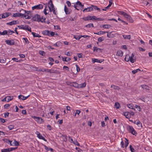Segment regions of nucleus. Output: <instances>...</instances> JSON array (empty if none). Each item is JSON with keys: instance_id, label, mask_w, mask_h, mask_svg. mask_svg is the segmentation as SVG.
I'll use <instances>...</instances> for the list:
<instances>
[{"instance_id": "nucleus-60", "label": "nucleus", "mask_w": 152, "mask_h": 152, "mask_svg": "<svg viewBox=\"0 0 152 152\" xmlns=\"http://www.w3.org/2000/svg\"><path fill=\"white\" fill-rule=\"evenodd\" d=\"M74 144L76 145H77V146H79L80 145V144H79L78 143V142H77V141H74V142H73V143Z\"/></svg>"}, {"instance_id": "nucleus-62", "label": "nucleus", "mask_w": 152, "mask_h": 152, "mask_svg": "<svg viewBox=\"0 0 152 152\" xmlns=\"http://www.w3.org/2000/svg\"><path fill=\"white\" fill-rule=\"evenodd\" d=\"M6 60L5 58L4 59H1L0 60V62L1 63H5Z\"/></svg>"}, {"instance_id": "nucleus-55", "label": "nucleus", "mask_w": 152, "mask_h": 152, "mask_svg": "<svg viewBox=\"0 0 152 152\" xmlns=\"http://www.w3.org/2000/svg\"><path fill=\"white\" fill-rule=\"evenodd\" d=\"M17 148V147L16 148H9V152H10L11 151H12L13 150H14L16 149Z\"/></svg>"}, {"instance_id": "nucleus-36", "label": "nucleus", "mask_w": 152, "mask_h": 152, "mask_svg": "<svg viewBox=\"0 0 152 152\" xmlns=\"http://www.w3.org/2000/svg\"><path fill=\"white\" fill-rule=\"evenodd\" d=\"M127 106L130 109H134L133 105L132 104H127Z\"/></svg>"}, {"instance_id": "nucleus-64", "label": "nucleus", "mask_w": 152, "mask_h": 152, "mask_svg": "<svg viewBox=\"0 0 152 152\" xmlns=\"http://www.w3.org/2000/svg\"><path fill=\"white\" fill-rule=\"evenodd\" d=\"M76 67L77 71V72H79L80 70V69L78 65L77 64L76 65Z\"/></svg>"}, {"instance_id": "nucleus-44", "label": "nucleus", "mask_w": 152, "mask_h": 152, "mask_svg": "<svg viewBox=\"0 0 152 152\" xmlns=\"http://www.w3.org/2000/svg\"><path fill=\"white\" fill-rule=\"evenodd\" d=\"M1 152H9V148L4 149L1 151Z\"/></svg>"}, {"instance_id": "nucleus-20", "label": "nucleus", "mask_w": 152, "mask_h": 152, "mask_svg": "<svg viewBox=\"0 0 152 152\" xmlns=\"http://www.w3.org/2000/svg\"><path fill=\"white\" fill-rule=\"evenodd\" d=\"M75 4L77 5H78L80 6L81 9H83V5L81 3L80 1H77Z\"/></svg>"}, {"instance_id": "nucleus-6", "label": "nucleus", "mask_w": 152, "mask_h": 152, "mask_svg": "<svg viewBox=\"0 0 152 152\" xmlns=\"http://www.w3.org/2000/svg\"><path fill=\"white\" fill-rule=\"evenodd\" d=\"M124 16L125 18H127L130 23H133V20L132 19V18L130 15L126 14V13L125 14Z\"/></svg>"}, {"instance_id": "nucleus-54", "label": "nucleus", "mask_w": 152, "mask_h": 152, "mask_svg": "<svg viewBox=\"0 0 152 152\" xmlns=\"http://www.w3.org/2000/svg\"><path fill=\"white\" fill-rule=\"evenodd\" d=\"M81 111L80 110H76V112L75 113V116L77 114H78V115H79Z\"/></svg>"}, {"instance_id": "nucleus-15", "label": "nucleus", "mask_w": 152, "mask_h": 152, "mask_svg": "<svg viewBox=\"0 0 152 152\" xmlns=\"http://www.w3.org/2000/svg\"><path fill=\"white\" fill-rule=\"evenodd\" d=\"M29 96H24L23 95H20L18 96V98L19 99H21L23 100H26L27 98Z\"/></svg>"}, {"instance_id": "nucleus-16", "label": "nucleus", "mask_w": 152, "mask_h": 152, "mask_svg": "<svg viewBox=\"0 0 152 152\" xmlns=\"http://www.w3.org/2000/svg\"><path fill=\"white\" fill-rule=\"evenodd\" d=\"M123 53L122 51L121 50L118 51L116 54V55L117 56L121 57L122 56H123Z\"/></svg>"}, {"instance_id": "nucleus-10", "label": "nucleus", "mask_w": 152, "mask_h": 152, "mask_svg": "<svg viewBox=\"0 0 152 152\" xmlns=\"http://www.w3.org/2000/svg\"><path fill=\"white\" fill-rule=\"evenodd\" d=\"M8 142L10 143L11 145L18 146L19 145V142L16 140H15L12 144V141L8 140Z\"/></svg>"}, {"instance_id": "nucleus-28", "label": "nucleus", "mask_w": 152, "mask_h": 152, "mask_svg": "<svg viewBox=\"0 0 152 152\" xmlns=\"http://www.w3.org/2000/svg\"><path fill=\"white\" fill-rule=\"evenodd\" d=\"M108 32H105V31H100L99 32L97 33H94V34H97L98 35H100V34H104L105 33H108Z\"/></svg>"}, {"instance_id": "nucleus-51", "label": "nucleus", "mask_w": 152, "mask_h": 152, "mask_svg": "<svg viewBox=\"0 0 152 152\" xmlns=\"http://www.w3.org/2000/svg\"><path fill=\"white\" fill-rule=\"evenodd\" d=\"M104 40L103 37H100L98 38V40L99 42H102Z\"/></svg>"}, {"instance_id": "nucleus-4", "label": "nucleus", "mask_w": 152, "mask_h": 152, "mask_svg": "<svg viewBox=\"0 0 152 152\" xmlns=\"http://www.w3.org/2000/svg\"><path fill=\"white\" fill-rule=\"evenodd\" d=\"M32 118L34 119H36V121L38 123H42L44 122L43 119L42 118L39 117H37L34 116L32 117Z\"/></svg>"}, {"instance_id": "nucleus-8", "label": "nucleus", "mask_w": 152, "mask_h": 152, "mask_svg": "<svg viewBox=\"0 0 152 152\" xmlns=\"http://www.w3.org/2000/svg\"><path fill=\"white\" fill-rule=\"evenodd\" d=\"M5 42L7 44L10 45H13L15 44V42L13 40H6Z\"/></svg>"}, {"instance_id": "nucleus-59", "label": "nucleus", "mask_w": 152, "mask_h": 152, "mask_svg": "<svg viewBox=\"0 0 152 152\" xmlns=\"http://www.w3.org/2000/svg\"><path fill=\"white\" fill-rule=\"evenodd\" d=\"M10 106L9 104H6L4 105V107L6 109H7L8 107Z\"/></svg>"}, {"instance_id": "nucleus-34", "label": "nucleus", "mask_w": 152, "mask_h": 152, "mask_svg": "<svg viewBox=\"0 0 152 152\" xmlns=\"http://www.w3.org/2000/svg\"><path fill=\"white\" fill-rule=\"evenodd\" d=\"M92 61L94 63L95 62H97L100 63H101L102 61H101L100 60L96 59H92Z\"/></svg>"}, {"instance_id": "nucleus-46", "label": "nucleus", "mask_w": 152, "mask_h": 152, "mask_svg": "<svg viewBox=\"0 0 152 152\" xmlns=\"http://www.w3.org/2000/svg\"><path fill=\"white\" fill-rule=\"evenodd\" d=\"M25 12V13H26V15H31V12L30 11H26L25 10L24 11Z\"/></svg>"}, {"instance_id": "nucleus-48", "label": "nucleus", "mask_w": 152, "mask_h": 152, "mask_svg": "<svg viewBox=\"0 0 152 152\" xmlns=\"http://www.w3.org/2000/svg\"><path fill=\"white\" fill-rule=\"evenodd\" d=\"M125 147H126L128 146V145L129 144L128 140L126 139L125 138Z\"/></svg>"}, {"instance_id": "nucleus-57", "label": "nucleus", "mask_w": 152, "mask_h": 152, "mask_svg": "<svg viewBox=\"0 0 152 152\" xmlns=\"http://www.w3.org/2000/svg\"><path fill=\"white\" fill-rule=\"evenodd\" d=\"M45 18H44L42 17V18H41V21L40 22H42V23L45 22Z\"/></svg>"}, {"instance_id": "nucleus-27", "label": "nucleus", "mask_w": 152, "mask_h": 152, "mask_svg": "<svg viewBox=\"0 0 152 152\" xmlns=\"http://www.w3.org/2000/svg\"><path fill=\"white\" fill-rule=\"evenodd\" d=\"M123 36L125 39H130V35H123Z\"/></svg>"}, {"instance_id": "nucleus-49", "label": "nucleus", "mask_w": 152, "mask_h": 152, "mask_svg": "<svg viewBox=\"0 0 152 152\" xmlns=\"http://www.w3.org/2000/svg\"><path fill=\"white\" fill-rule=\"evenodd\" d=\"M118 13L119 14L122 15H123V16L126 13L122 11H118Z\"/></svg>"}, {"instance_id": "nucleus-31", "label": "nucleus", "mask_w": 152, "mask_h": 152, "mask_svg": "<svg viewBox=\"0 0 152 152\" xmlns=\"http://www.w3.org/2000/svg\"><path fill=\"white\" fill-rule=\"evenodd\" d=\"M45 148L47 151H48L49 150L50 151H53V149L51 148H48L47 147L46 145H44Z\"/></svg>"}, {"instance_id": "nucleus-42", "label": "nucleus", "mask_w": 152, "mask_h": 152, "mask_svg": "<svg viewBox=\"0 0 152 152\" xmlns=\"http://www.w3.org/2000/svg\"><path fill=\"white\" fill-rule=\"evenodd\" d=\"M86 27L88 28H90L91 27H93V24L92 23H90L86 26Z\"/></svg>"}, {"instance_id": "nucleus-63", "label": "nucleus", "mask_w": 152, "mask_h": 152, "mask_svg": "<svg viewBox=\"0 0 152 152\" xmlns=\"http://www.w3.org/2000/svg\"><path fill=\"white\" fill-rule=\"evenodd\" d=\"M54 28L56 29H60V28L59 26L58 25H56L55 26H54Z\"/></svg>"}, {"instance_id": "nucleus-58", "label": "nucleus", "mask_w": 152, "mask_h": 152, "mask_svg": "<svg viewBox=\"0 0 152 152\" xmlns=\"http://www.w3.org/2000/svg\"><path fill=\"white\" fill-rule=\"evenodd\" d=\"M83 19L85 21H87L89 20V16L87 17H84L83 18Z\"/></svg>"}, {"instance_id": "nucleus-33", "label": "nucleus", "mask_w": 152, "mask_h": 152, "mask_svg": "<svg viewBox=\"0 0 152 152\" xmlns=\"http://www.w3.org/2000/svg\"><path fill=\"white\" fill-rule=\"evenodd\" d=\"M111 26L109 25L106 24V25H104L103 26V27L104 28H109Z\"/></svg>"}, {"instance_id": "nucleus-7", "label": "nucleus", "mask_w": 152, "mask_h": 152, "mask_svg": "<svg viewBox=\"0 0 152 152\" xmlns=\"http://www.w3.org/2000/svg\"><path fill=\"white\" fill-rule=\"evenodd\" d=\"M35 133L37 135V137H38L39 139H42L45 141H47L37 131Z\"/></svg>"}, {"instance_id": "nucleus-9", "label": "nucleus", "mask_w": 152, "mask_h": 152, "mask_svg": "<svg viewBox=\"0 0 152 152\" xmlns=\"http://www.w3.org/2000/svg\"><path fill=\"white\" fill-rule=\"evenodd\" d=\"M23 15L24 14H23L19 13H16L13 14V16L14 17L16 18L19 17H23Z\"/></svg>"}, {"instance_id": "nucleus-18", "label": "nucleus", "mask_w": 152, "mask_h": 152, "mask_svg": "<svg viewBox=\"0 0 152 152\" xmlns=\"http://www.w3.org/2000/svg\"><path fill=\"white\" fill-rule=\"evenodd\" d=\"M16 23V20H13L9 23H7V24L8 25H12L15 24Z\"/></svg>"}, {"instance_id": "nucleus-5", "label": "nucleus", "mask_w": 152, "mask_h": 152, "mask_svg": "<svg viewBox=\"0 0 152 152\" xmlns=\"http://www.w3.org/2000/svg\"><path fill=\"white\" fill-rule=\"evenodd\" d=\"M43 6L42 4H39L33 7L32 8V10H34L35 9L39 10L42 9Z\"/></svg>"}, {"instance_id": "nucleus-30", "label": "nucleus", "mask_w": 152, "mask_h": 152, "mask_svg": "<svg viewBox=\"0 0 152 152\" xmlns=\"http://www.w3.org/2000/svg\"><path fill=\"white\" fill-rule=\"evenodd\" d=\"M7 101L9 102L10 101L12 100L13 99V97H11L10 96H6Z\"/></svg>"}, {"instance_id": "nucleus-47", "label": "nucleus", "mask_w": 152, "mask_h": 152, "mask_svg": "<svg viewBox=\"0 0 152 152\" xmlns=\"http://www.w3.org/2000/svg\"><path fill=\"white\" fill-rule=\"evenodd\" d=\"M140 70L139 69H137L135 70H133L132 71V72L133 74H135L137 72L139 71H140Z\"/></svg>"}, {"instance_id": "nucleus-37", "label": "nucleus", "mask_w": 152, "mask_h": 152, "mask_svg": "<svg viewBox=\"0 0 152 152\" xmlns=\"http://www.w3.org/2000/svg\"><path fill=\"white\" fill-rule=\"evenodd\" d=\"M14 32L13 31H11V30H9L8 31H7V34H7V35H10L12 33H14Z\"/></svg>"}, {"instance_id": "nucleus-12", "label": "nucleus", "mask_w": 152, "mask_h": 152, "mask_svg": "<svg viewBox=\"0 0 152 152\" xmlns=\"http://www.w3.org/2000/svg\"><path fill=\"white\" fill-rule=\"evenodd\" d=\"M77 17V16L75 14L73 15H72L71 16V18H70V20L72 21L76 19V18Z\"/></svg>"}, {"instance_id": "nucleus-52", "label": "nucleus", "mask_w": 152, "mask_h": 152, "mask_svg": "<svg viewBox=\"0 0 152 152\" xmlns=\"http://www.w3.org/2000/svg\"><path fill=\"white\" fill-rule=\"evenodd\" d=\"M23 39L25 41L26 43L27 44H29V42L28 41L27 38H23Z\"/></svg>"}, {"instance_id": "nucleus-38", "label": "nucleus", "mask_w": 152, "mask_h": 152, "mask_svg": "<svg viewBox=\"0 0 152 152\" xmlns=\"http://www.w3.org/2000/svg\"><path fill=\"white\" fill-rule=\"evenodd\" d=\"M89 20H95V19L96 18V16H89Z\"/></svg>"}, {"instance_id": "nucleus-19", "label": "nucleus", "mask_w": 152, "mask_h": 152, "mask_svg": "<svg viewBox=\"0 0 152 152\" xmlns=\"http://www.w3.org/2000/svg\"><path fill=\"white\" fill-rule=\"evenodd\" d=\"M71 86L76 88H79V85L76 83H74L73 84H71Z\"/></svg>"}, {"instance_id": "nucleus-61", "label": "nucleus", "mask_w": 152, "mask_h": 152, "mask_svg": "<svg viewBox=\"0 0 152 152\" xmlns=\"http://www.w3.org/2000/svg\"><path fill=\"white\" fill-rule=\"evenodd\" d=\"M62 137L63 138V140L65 141H66L67 140L66 136L65 135H62Z\"/></svg>"}, {"instance_id": "nucleus-23", "label": "nucleus", "mask_w": 152, "mask_h": 152, "mask_svg": "<svg viewBox=\"0 0 152 152\" xmlns=\"http://www.w3.org/2000/svg\"><path fill=\"white\" fill-rule=\"evenodd\" d=\"M124 115L126 117V118H129L131 117L129 112H125L124 113Z\"/></svg>"}, {"instance_id": "nucleus-32", "label": "nucleus", "mask_w": 152, "mask_h": 152, "mask_svg": "<svg viewBox=\"0 0 152 152\" xmlns=\"http://www.w3.org/2000/svg\"><path fill=\"white\" fill-rule=\"evenodd\" d=\"M10 14V13L9 12L5 13L2 14L4 15L3 16H4L5 18L8 17Z\"/></svg>"}, {"instance_id": "nucleus-22", "label": "nucleus", "mask_w": 152, "mask_h": 152, "mask_svg": "<svg viewBox=\"0 0 152 152\" xmlns=\"http://www.w3.org/2000/svg\"><path fill=\"white\" fill-rule=\"evenodd\" d=\"M111 88L115 90H118L120 89V88L119 86L113 85L111 86Z\"/></svg>"}, {"instance_id": "nucleus-11", "label": "nucleus", "mask_w": 152, "mask_h": 152, "mask_svg": "<svg viewBox=\"0 0 152 152\" xmlns=\"http://www.w3.org/2000/svg\"><path fill=\"white\" fill-rule=\"evenodd\" d=\"M18 27L20 29L26 30V29L27 28V25H21L18 26Z\"/></svg>"}, {"instance_id": "nucleus-13", "label": "nucleus", "mask_w": 152, "mask_h": 152, "mask_svg": "<svg viewBox=\"0 0 152 152\" xmlns=\"http://www.w3.org/2000/svg\"><path fill=\"white\" fill-rule=\"evenodd\" d=\"M64 10L66 14H69L71 12L70 10L69 9L66 5L64 6Z\"/></svg>"}, {"instance_id": "nucleus-26", "label": "nucleus", "mask_w": 152, "mask_h": 152, "mask_svg": "<svg viewBox=\"0 0 152 152\" xmlns=\"http://www.w3.org/2000/svg\"><path fill=\"white\" fill-rule=\"evenodd\" d=\"M86 83H84L79 85V88H82L85 87L86 86Z\"/></svg>"}, {"instance_id": "nucleus-14", "label": "nucleus", "mask_w": 152, "mask_h": 152, "mask_svg": "<svg viewBox=\"0 0 152 152\" xmlns=\"http://www.w3.org/2000/svg\"><path fill=\"white\" fill-rule=\"evenodd\" d=\"M49 4H50V6H48L50 11L51 12V7L54 6L51 0H50Z\"/></svg>"}, {"instance_id": "nucleus-45", "label": "nucleus", "mask_w": 152, "mask_h": 152, "mask_svg": "<svg viewBox=\"0 0 152 152\" xmlns=\"http://www.w3.org/2000/svg\"><path fill=\"white\" fill-rule=\"evenodd\" d=\"M14 125H10L8 126V128L10 130H11L14 128Z\"/></svg>"}, {"instance_id": "nucleus-25", "label": "nucleus", "mask_w": 152, "mask_h": 152, "mask_svg": "<svg viewBox=\"0 0 152 152\" xmlns=\"http://www.w3.org/2000/svg\"><path fill=\"white\" fill-rule=\"evenodd\" d=\"M42 33L45 35H49L50 34V31L48 30H45L42 31Z\"/></svg>"}, {"instance_id": "nucleus-40", "label": "nucleus", "mask_w": 152, "mask_h": 152, "mask_svg": "<svg viewBox=\"0 0 152 152\" xmlns=\"http://www.w3.org/2000/svg\"><path fill=\"white\" fill-rule=\"evenodd\" d=\"M112 1H113V0H109V4L106 7V8H108V7H110L111 6L112 4Z\"/></svg>"}, {"instance_id": "nucleus-56", "label": "nucleus", "mask_w": 152, "mask_h": 152, "mask_svg": "<svg viewBox=\"0 0 152 152\" xmlns=\"http://www.w3.org/2000/svg\"><path fill=\"white\" fill-rule=\"evenodd\" d=\"M137 125L138 126V129H140L142 127V124L140 122L138 123V124Z\"/></svg>"}, {"instance_id": "nucleus-24", "label": "nucleus", "mask_w": 152, "mask_h": 152, "mask_svg": "<svg viewBox=\"0 0 152 152\" xmlns=\"http://www.w3.org/2000/svg\"><path fill=\"white\" fill-rule=\"evenodd\" d=\"M141 87L143 89L148 90H149V87L147 85H141Z\"/></svg>"}, {"instance_id": "nucleus-2", "label": "nucleus", "mask_w": 152, "mask_h": 152, "mask_svg": "<svg viewBox=\"0 0 152 152\" xmlns=\"http://www.w3.org/2000/svg\"><path fill=\"white\" fill-rule=\"evenodd\" d=\"M126 128L129 132L131 133L132 134L135 135L137 134L134 128L132 126L128 125L127 126Z\"/></svg>"}, {"instance_id": "nucleus-1", "label": "nucleus", "mask_w": 152, "mask_h": 152, "mask_svg": "<svg viewBox=\"0 0 152 152\" xmlns=\"http://www.w3.org/2000/svg\"><path fill=\"white\" fill-rule=\"evenodd\" d=\"M134 55L133 53L132 54V56H130L129 54H127L124 58L125 61L127 62L130 61L132 63H134L136 61L135 59L133 58Z\"/></svg>"}, {"instance_id": "nucleus-43", "label": "nucleus", "mask_w": 152, "mask_h": 152, "mask_svg": "<svg viewBox=\"0 0 152 152\" xmlns=\"http://www.w3.org/2000/svg\"><path fill=\"white\" fill-rule=\"evenodd\" d=\"M52 11L53 13H54L55 15H56V10L55 8L54 7H51V11Z\"/></svg>"}, {"instance_id": "nucleus-53", "label": "nucleus", "mask_w": 152, "mask_h": 152, "mask_svg": "<svg viewBox=\"0 0 152 152\" xmlns=\"http://www.w3.org/2000/svg\"><path fill=\"white\" fill-rule=\"evenodd\" d=\"M129 148L132 152H134V148L132 147V146L131 145H130Z\"/></svg>"}, {"instance_id": "nucleus-35", "label": "nucleus", "mask_w": 152, "mask_h": 152, "mask_svg": "<svg viewBox=\"0 0 152 152\" xmlns=\"http://www.w3.org/2000/svg\"><path fill=\"white\" fill-rule=\"evenodd\" d=\"M101 50L102 49H100L99 48H98L96 47H94V51H98V50H100L99 52H102Z\"/></svg>"}, {"instance_id": "nucleus-21", "label": "nucleus", "mask_w": 152, "mask_h": 152, "mask_svg": "<svg viewBox=\"0 0 152 152\" xmlns=\"http://www.w3.org/2000/svg\"><path fill=\"white\" fill-rule=\"evenodd\" d=\"M31 34L34 37H40L41 36L38 34L35 33L34 32H31Z\"/></svg>"}, {"instance_id": "nucleus-50", "label": "nucleus", "mask_w": 152, "mask_h": 152, "mask_svg": "<svg viewBox=\"0 0 152 152\" xmlns=\"http://www.w3.org/2000/svg\"><path fill=\"white\" fill-rule=\"evenodd\" d=\"M39 53L40 55L43 56H45V52L43 51H40Z\"/></svg>"}, {"instance_id": "nucleus-39", "label": "nucleus", "mask_w": 152, "mask_h": 152, "mask_svg": "<svg viewBox=\"0 0 152 152\" xmlns=\"http://www.w3.org/2000/svg\"><path fill=\"white\" fill-rule=\"evenodd\" d=\"M7 34V31L6 30L4 31L3 32L0 31V35H5Z\"/></svg>"}, {"instance_id": "nucleus-17", "label": "nucleus", "mask_w": 152, "mask_h": 152, "mask_svg": "<svg viewBox=\"0 0 152 152\" xmlns=\"http://www.w3.org/2000/svg\"><path fill=\"white\" fill-rule=\"evenodd\" d=\"M93 8L92 7H90L88 8H85L83 10V12H84L85 11L86 12H90L91 11L93 10Z\"/></svg>"}, {"instance_id": "nucleus-29", "label": "nucleus", "mask_w": 152, "mask_h": 152, "mask_svg": "<svg viewBox=\"0 0 152 152\" xmlns=\"http://www.w3.org/2000/svg\"><path fill=\"white\" fill-rule=\"evenodd\" d=\"M23 17L25 18L26 19H29L31 18V15L24 14V15Z\"/></svg>"}, {"instance_id": "nucleus-3", "label": "nucleus", "mask_w": 152, "mask_h": 152, "mask_svg": "<svg viewBox=\"0 0 152 152\" xmlns=\"http://www.w3.org/2000/svg\"><path fill=\"white\" fill-rule=\"evenodd\" d=\"M41 17L39 15L36 14L33 17L32 19L34 21H37L39 22L41 21Z\"/></svg>"}, {"instance_id": "nucleus-41", "label": "nucleus", "mask_w": 152, "mask_h": 152, "mask_svg": "<svg viewBox=\"0 0 152 152\" xmlns=\"http://www.w3.org/2000/svg\"><path fill=\"white\" fill-rule=\"evenodd\" d=\"M120 104L119 103L117 102H116L115 104V106L117 109H118L119 108Z\"/></svg>"}]
</instances>
